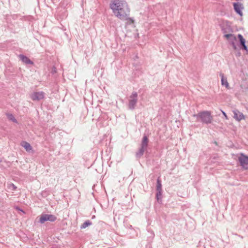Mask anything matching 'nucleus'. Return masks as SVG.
Here are the masks:
<instances>
[{
    "instance_id": "nucleus-1",
    "label": "nucleus",
    "mask_w": 248,
    "mask_h": 248,
    "mask_svg": "<svg viewBox=\"0 0 248 248\" xmlns=\"http://www.w3.org/2000/svg\"><path fill=\"white\" fill-rule=\"evenodd\" d=\"M109 7L113 13L120 20L126 19L130 15V9L127 3L124 0H112Z\"/></svg>"
},
{
    "instance_id": "nucleus-10",
    "label": "nucleus",
    "mask_w": 248,
    "mask_h": 248,
    "mask_svg": "<svg viewBox=\"0 0 248 248\" xmlns=\"http://www.w3.org/2000/svg\"><path fill=\"white\" fill-rule=\"evenodd\" d=\"M19 57L22 62L26 64H33V62L32 61H31L28 57L23 54L19 55Z\"/></svg>"
},
{
    "instance_id": "nucleus-11",
    "label": "nucleus",
    "mask_w": 248,
    "mask_h": 248,
    "mask_svg": "<svg viewBox=\"0 0 248 248\" xmlns=\"http://www.w3.org/2000/svg\"><path fill=\"white\" fill-rule=\"evenodd\" d=\"M21 145L25 149L27 152L32 153L34 152L32 146L29 143L26 141H23Z\"/></svg>"
},
{
    "instance_id": "nucleus-16",
    "label": "nucleus",
    "mask_w": 248,
    "mask_h": 248,
    "mask_svg": "<svg viewBox=\"0 0 248 248\" xmlns=\"http://www.w3.org/2000/svg\"><path fill=\"white\" fill-rule=\"evenodd\" d=\"M156 191H162L161 181L159 177L157 178L156 181Z\"/></svg>"
},
{
    "instance_id": "nucleus-4",
    "label": "nucleus",
    "mask_w": 248,
    "mask_h": 248,
    "mask_svg": "<svg viewBox=\"0 0 248 248\" xmlns=\"http://www.w3.org/2000/svg\"><path fill=\"white\" fill-rule=\"evenodd\" d=\"M57 219V217L53 215L42 214L40 217L39 222L43 224L46 221L54 222Z\"/></svg>"
},
{
    "instance_id": "nucleus-6",
    "label": "nucleus",
    "mask_w": 248,
    "mask_h": 248,
    "mask_svg": "<svg viewBox=\"0 0 248 248\" xmlns=\"http://www.w3.org/2000/svg\"><path fill=\"white\" fill-rule=\"evenodd\" d=\"M238 161L245 170H248V156L244 155L243 154H241V156L238 157Z\"/></svg>"
},
{
    "instance_id": "nucleus-14",
    "label": "nucleus",
    "mask_w": 248,
    "mask_h": 248,
    "mask_svg": "<svg viewBox=\"0 0 248 248\" xmlns=\"http://www.w3.org/2000/svg\"><path fill=\"white\" fill-rule=\"evenodd\" d=\"M146 150V149L144 148H142L140 146V148L139 149V151L136 152V156L137 158H140L144 154V153L145 151Z\"/></svg>"
},
{
    "instance_id": "nucleus-3",
    "label": "nucleus",
    "mask_w": 248,
    "mask_h": 248,
    "mask_svg": "<svg viewBox=\"0 0 248 248\" xmlns=\"http://www.w3.org/2000/svg\"><path fill=\"white\" fill-rule=\"evenodd\" d=\"M138 95L136 92H133L128 99V107L130 109H135L138 102Z\"/></svg>"
},
{
    "instance_id": "nucleus-22",
    "label": "nucleus",
    "mask_w": 248,
    "mask_h": 248,
    "mask_svg": "<svg viewBox=\"0 0 248 248\" xmlns=\"http://www.w3.org/2000/svg\"><path fill=\"white\" fill-rule=\"evenodd\" d=\"M9 187L13 191L16 190L17 187L13 183L9 184Z\"/></svg>"
},
{
    "instance_id": "nucleus-15",
    "label": "nucleus",
    "mask_w": 248,
    "mask_h": 248,
    "mask_svg": "<svg viewBox=\"0 0 248 248\" xmlns=\"http://www.w3.org/2000/svg\"><path fill=\"white\" fill-rule=\"evenodd\" d=\"M155 198L159 203H162V191H156Z\"/></svg>"
},
{
    "instance_id": "nucleus-21",
    "label": "nucleus",
    "mask_w": 248,
    "mask_h": 248,
    "mask_svg": "<svg viewBox=\"0 0 248 248\" xmlns=\"http://www.w3.org/2000/svg\"><path fill=\"white\" fill-rule=\"evenodd\" d=\"M122 20H127L131 23H133L134 22L133 18L130 17L129 16H128V17L126 19H123Z\"/></svg>"
},
{
    "instance_id": "nucleus-18",
    "label": "nucleus",
    "mask_w": 248,
    "mask_h": 248,
    "mask_svg": "<svg viewBox=\"0 0 248 248\" xmlns=\"http://www.w3.org/2000/svg\"><path fill=\"white\" fill-rule=\"evenodd\" d=\"M238 38L239 39L240 44L241 46L246 45V40L244 38V37L242 34H239L238 35Z\"/></svg>"
},
{
    "instance_id": "nucleus-17",
    "label": "nucleus",
    "mask_w": 248,
    "mask_h": 248,
    "mask_svg": "<svg viewBox=\"0 0 248 248\" xmlns=\"http://www.w3.org/2000/svg\"><path fill=\"white\" fill-rule=\"evenodd\" d=\"M92 224V222L89 220H86L81 226H80V229H85L88 226L91 225Z\"/></svg>"
},
{
    "instance_id": "nucleus-13",
    "label": "nucleus",
    "mask_w": 248,
    "mask_h": 248,
    "mask_svg": "<svg viewBox=\"0 0 248 248\" xmlns=\"http://www.w3.org/2000/svg\"><path fill=\"white\" fill-rule=\"evenodd\" d=\"M148 142L149 140L147 136L144 135L142 138L140 146L147 149Z\"/></svg>"
},
{
    "instance_id": "nucleus-9",
    "label": "nucleus",
    "mask_w": 248,
    "mask_h": 248,
    "mask_svg": "<svg viewBox=\"0 0 248 248\" xmlns=\"http://www.w3.org/2000/svg\"><path fill=\"white\" fill-rule=\"evenodd\" d=\"M233 113V118L238 121L245 119V115L237 109H234L232 111Z\"/></svg>"
},
{
    "instance_id": "nucleus-23",
    "label": "nucleus",
    "mask_w": 248,
    "mask_h": 248,
    "mask_svg": "<svg viewBox=\"0 0 248 248\" xmlns=\"http://www.w3.org/2000/svg\"><path fill=\"white\" fill-rule=\"evenodd\" d=\"M241 46L242 49L245 50L246 51H248V47L246 45H243Z\"/></svg>"
},
{
    "instance_id": "nucleus-2",
    "label": "nucleus",
    "mask_w": 248,
    "mask_h": 248,
    "mask_svg": "<svg viewBox=\"0 0 248 248\" xmlns=\"http://www.w3.org/2000/svg\"><path fill=\"white\" fill-rule=\"evenodd\" d=\"M192 116L196 119V122H201L203 124H209L212 123L213 118L210 111H202Z\"/></svg>"
},
{
    "instance_id": "nucleus-24",
    "label": "nucleus",
    "mask_w": 248,
    "mask_h": 248,
    "mask_svg": "<svg viewBox=\"0 0 248 248\" xmlns=\"http://www.w3.org/2000/svg\"><path fill=\"white\" fill-rule=\"evenodd\" d=\"M222 113L223 114V115H224L225 117H227L226 113L224 111H222Z\"/></svg>"
},
{
    "instance_id": "nucleus-5",
    "label": "nucleus",
    "mask_w": 248,
    "mask_h": 248,
    "mask_svg": "<svg viewBox=\"0 0 248 248\" xmlns=\"http://www.w3.org/2000/svg\"><path fill=\"white\" fill-rule=\"evenodd\" d=\"M224 37L228 40L230 45L232 46L234 50H236L237 49L235 44L237 39L234 34L232 33L225 34L224 35Z\"/></svg>"
},
{
    "instance_id": "nucleus-25",
    "label": "nucleus",
    "mask_w": 248,
    "mask_h": 248,
    "mask_svg": "<svg viewBox=\"0 0 248 248\" xmlns=\"http://www.w3.org/2000/svg\"><path fill=\"white\" fill-rule=\"evenodd\" d=\"M20 211H21L22 212H24L23 210H22V209H20Z\"/></svg>"
},
{
    "instance_id": "nucleus-8",
    "label": "nucleus",
    "mask_w": 248,
    "mask_h": 248,
    "mask_svg": "<svg viewBox=\"0 0 248 248\" xmlns=\"http://www.w3.org/2000/svg\"><path fill=\"white\" fill-rule=\"evenodd\" d=\"M235 12L240 16H242V10L244 8L242 4L239 2H234L233 3Z\"/></svg>"
},
{
    "instance_id": "nucleus-12",
    "label": "nucleus",
    "mask_w": 248,
    "mask_h": 248,
    "mask_svg": "<svg viewBox=\"0 0 248 248\" xmlns=\"http://www.w3.org/2000/svg\"><path fill=\"white\" fill-rule=\"evenodd\" d=\"M220 76L221 77V85L222 86H225L228 89H230L229 84L228 82L227 78L224 77V74L223 73H220Z\"/></svg>"
},
{
    "instance_id": "nucleus-19",
    "label": "nucleus",
    "mask_w": 248,
    "mask_h": 248,
    "mask_svg": "<svg viewBox=\"0 0 248 248\" xmlns=\"http://www.w3.org/2000/svg\"><path fill=\"white\" fill-rule=\"evenodd\" d=\"M221 30H222V32L223 33H224V34H227V33H228V32L232 31V29H231V28L230 26H229L227 28H222Z\"/></svg>"
},
{
    "instance_id": "nucleus-20",
    "label": "nucleus",
    "mask_w": 248,
    "mask_h": 248,
    "mask_svg": "<svg viewBox=\"0 0 248 248\" xmlns=\"http://www.w3.org/2000/svg\"><path fill=\"white\" fill-rule=\"evenodd\" d=\"M8 118L10 120L13 122L14 123H17L16 119L15 118L14 116L12 114L8 115Z\"/></svg>"
},
{
    "instance_id": "nucleus-7",
    "label": "nucleus",
    "mask_w": 248,
    "mask_h": 248,
    "mask_svg": "<svg viewBox=\"0 0 248 248\" xmlns=\"http://www.w3.org/2000/svg\"><path fill=\"white\" fill-rule=\"evenodd\" d=\"M45 94L43 91L34 92L31 95V98L33 101H39L45 98Z\"/></svg>"
}]
</instances>
